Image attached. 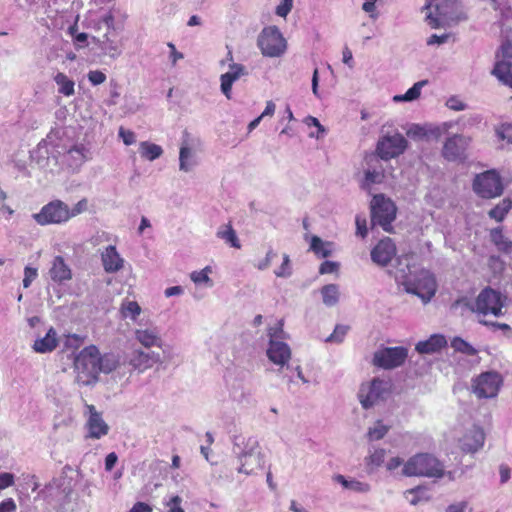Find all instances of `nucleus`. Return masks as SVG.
Masks as SVG:
<instances>
[{"label": "nucleus", "instance_id": "nucleus-1", "mask_svg": "<svg viewBox=\"0 0 512 512\" xmlns=\"http://www.w3.org/2000/svg\"><path fill=\"white\" fill-rule=\"evenodd\" d=\"M395 279L404 287L407 293L417 295L424 303H427L435 295L437 283L435 277L428 270L416 271L415 267L406 265V268H397Z\"/></svg>", "mask_w": 512, "mask_h": 512}, {"label": "nucleus", "instance_id": "nucleus-2", "mask_svg": "<svg viewBox=\"0 0 512 512\" xmlns=\"http://www.w3.org/2000/svg\"><path fill=\"white\" fill-rule=\"evenodd\" d=\"M233 453L240 462L239 473L251 475L257 469L264 467V454L256 438L236 436L233 444Z\"/></svg>", "mask_w": 512, "mask_h": 512}, {"label": "nucleus", "instance_id": "nucleus-3", "mask_svg": "<svg viewBox=\"0 0 512 512\" xmlns=\"http://www.w3.org/2000/svg\"><path fill=\"white\" fill-rule=\"evenodd\" d=\"M402 475L406 477L442 478L447 476L450 481L455 479L454 473L445 472L443 464L429 453H419L410 457L402 468Z\"/></svg>", "mask_w": 512, "mask_h": 512}, {"label": "nucleus", "instance_id": "nucleus-4", "mask_svg": "<svg viewBox=\"0 0 512 512\" xmlns=\"http://www.w3.org/2000/svg\"><path fill=\"white\" fill-rule=\"evenodd\" d=\"M269 338L266 355L270 362L276 365L279 370L288 365L292 352L290 346L284 342L285 332L283 323L278 322L274 326H270L267 331Z\"/></svg>", "mask_w": 512, "mask_h": 512}, {"label": "nucleus", "instance_id": "nucleus-5", "mask_svg": "<svg viewBox=\"0 0 512 512\" xmlns=\"http://www.w3.org/2000/svg\"><path fill=\"white\" fill-rule=\"evenodd\" d=\"M74 365L78 383L90 385L96 382L100 373L98 348L91 345L82 349L75 358Z\"/></svg>", "mask_w": 512, "mask_h": 512}, {"label": "nucleus", "instance_id": "nucleus-6", "mask_svg": "<svg viewBox=\"0 0 512 512\" xmlns=\"http://www.w3.org/2000/svg\"><path fill=\"white\" fill-rule=\"evenodd\" d=\"M505 297L492 288L483 289L473 302H468L467 307L478 317L493 315L500 317L503 315Z\"/></svg>", "mask_w": 512, "mask_h": 512}, {"label": "nucleus", "instance_id": "nucleus-7", "mask_svg": "<svg viewBox=\"0 0 512 512\" xmlns=\"http://www.w3.org/2000/svg\"><path fill=\"white\" fill-rule=\"evenodd\" d=\"M257 45L265 57H280L287 50V41L277 26H267L258 35Z\"/></svg>", "mask_w": 512, "mask_h": 512}, {"label": "nucleus", "instance_id": "nucleus-8", "mask_svg": "<svg viewBox=\"0 0 512 512\" xmlns=\"http://www.w3.org/2000/svg\"><path fill=\"white\" fill-rule=\"evenodd\" d=\"M396 216L395 204L384 195H375L371 201V222L390 232L391 223Z\"/></svg>", "mask_w": 512, "mask_h": 512}, {"label": "nucleus", "instance_id": "nucleus-9", "mask_svg": "<svg viewBox=\"0 0 512 512\" xmlns=\"http://www.w3.org/2000/svg\"><path fill=\"white\" fill-rule=\"evenodd\" d=\"M426 11V21L431 28L444 26L452 19L455 9L453 0H427L423 8Z\"/></svg>", "mask_w": 512, "mask_h": 512}, {"label": "nucleus", "instance_id": "nucleus-10", "mask_svg": "<svg viewBox=\"0 0 512 512\" xmlns=\"http://www.w3.org/2000/svg\"><path fill=\"white\" fill-rule=\"evenodd\" d=\"M503 184L500 175L489 170L476 175L473 181V190L481 198L492 199L503 193Z\"/></svg>", "mask_w": 512, "mask_h": 512}, {"label": "nucleus", "instance_id": "nucleus-11", "mask_svg": "<svg viewBox=\"0 0 512 512\" xmlns=\"http://www.w3.org/2000/svg\"><path fill=\"white\" fill-rule=\"evenodd\" d=\"M32 218L41 226L60 225L69 221L68 205L61 200H53L45 204Z\"/></svg>", "mask_w": 512, "mask_h": 512}, {"label": "nucleus", "instance_id": "nucleus-12", "mask_svg": "<svg viewBox=\"0 0 512 512\" xmlns=\"http://www.w3.org/2000/svg\"><path fill=\"white\" fill-rule=\"evenodd\" d=\"M502 382L498 372L486 371L473 380L472 389L478 398H494L498 395Z\"/></svg>", "mask_w": 512, "mask_h": 512}, {"label": "nucleus", "instance_id": "nucleus-13", "mask_svg": "<svg viewBox=\"0 0 512 512\" xmlns=\"http://www.w3.org/2000/svg\"><path fill=\"white\" fill-rule=\"evenodd\" d=\"M389 382L381 379H373L368 384H363L359 390V401L364 409H369L383 400L389 393Z\"/></svg>", "mask_w": 512, "mask_h": 512}, {"label": "nucleus", "instance_id": "nucleus-14", "mask_svg": "<svg viewBox=\"0 0 512 512\" xmlns=\"http://www.w3.org/2000/svg\"><path fill=\"white\" fill-rule=\"evenodd\" d=\"M471 138L464 134H453L446 138L442 147V156L450 162L462 161L467 157Z\"/></svg>", "mask_w": 512, "mask_h": 512}, {"label": "nucleus", "instance_id": "nucleus-15", "mask_svg": "<svg viewBox=\"0 0 512 512\" xmlns=\"http://www.w3.org/2000/svg\"><path fill=\"white\" fill-rule=\"evenodd\" d=\"M406 147L407 141L402 134L385 135L378 140L375 155L387 161L402 154Z\"/></svg>", "mask_w": 512, "mask_h": 512}, {"label": "nucleus", "instance_id": "nucleus-16", "mask_svg": "<svg viewBox=\"0 0 512 512\" xmlns=\"http://www.w3.org/2000/svg\"><path fill=\"white\" fill-rule=\"evenodd\" d=\"M408 356L404 347H384L377 350L373 356V364L383 369H393L401 366Z\"/></svg>", "mask_w": 512, "mask_h": 512}, {"label": "nucleus", "instance_id": "nucleus-17", "mask_svg": "<svg viewBox=\"0 0 512 512\" xmlns=\"http://www.w3.org/2000/svg\"><path fill=\"white\" fill-rule=\"evenodd\" d=\"M226 61L229 62L228 71L220 76V89L227 99H231L233 84L241 77L248 75V71L244 65L233 61L231 51H228L226 59L222 60L221 64L223 65Z\"/></svg>", "mask_w": 512, "mask_h": 512}, {"label": "nucleus", "instance_id": "nucleus-18", "mask_svg": "<svg viewBox=\"0 0 512 512\" xmlns=\"http://www.w3.org/2000/svg\"><path fill=\"white\" fill-rule=\"evenodd\" d=\"M199 139L191 137L188 133L183 135L179 151V169L190 172L198 165L197 148Z\"/></svg>", "mask_w": 512, "mask_h": 512}, {"label": "nucleus", "instance_id": "nucleus-19", "mask_svg": "<svg viewBox=\"0 0 512 512\" xmlns=\"http://www.w3.org/2000/svg\"><path fill=\"white\" fill-rule=\"evenodd\" d=\"M61 162L72 170L79 169L89 158L90 151L84 144H74L69 148L57 151Z\"/></svg>", "mask_w": 512, "mask_h": 512}, {"label": "nucleus", "instance_id": "nucleus-20", "mask_svg": "<svg viewBox=\"0 0 512 512\" xmlns=\"http://www.w3.org/2000/svg\"><path fill=\"white\" fill-rule=\"evenodd\" d=\"M135 340L143 347L150 349L152 347L163 348V338L160 328L156 325H142L138 323V327L134 331Z\"/></svg>", "mask_w": 512, "mask_h": 512}, {"label": "nucleus", "instance_id": "nucleus-21", "mask_svg": "<svg viewBox=\"0 0 512 512\" xmlns=\"http://www.w3.org/2000/svg\"><path fill=\"white\" fill-rule=\"evenodd\" d=\"M366 168L364 171L363 187L369 189L373 184H380L384 180L383 160L375 154L367 155L365 158Z\"/></svg>", "mask_w": 512, "mask_h": 512}, {"label": "nucleus", "instance_id": "nucleus-22", "mask_svg": "<svg viewBox=\"0 0 512 512\" xmlns=\"http://www.w3.org/2000/svg\"><path fill=\"white\" fill-rule=\"evenodd\" d=\"M87 410V421L86 429L88 431V437L92 439H100L107 435L109 432V426L104 421L101 413H99L93 405H86Z\"/></svg>", "mask_w": 512, "mask_h": 512}, {"label": "nucleus", "instance_id": "nucleus-23", "mask_svg": "<svg viewBox=\"0 0 512 512\" xmlns=\"http://www.w3.org/2000/svg\"><path fill=\"white\" fill-rule=\"evenodd\" d=\"M485 442V433L483 429L477 425L471 426L466 430L459 440L461 449L466 453H475L479 451Z\"/></svg>", "mask_w": 512, "mask_h": 512}, {"label": "nucleus", "instance_id": "nucleus-24", "mask_svg": "<svg viewBox=\"0 0 512 512\" xmlns=\"http://www.w3.org/2000/svg\"><path fill=\"white\" fill-rule=\"evenodd\" d=\"M396 255V246L390 238H384L371 251L372 261L379 266H386Z\"/></svg>", "mask_w": 512, "mask_h": 512}, {"label": "nucleus", "instance_id": "nucleus-25", "mask_svg": "<svg viewBox=\"0 0 512 512\" xmlns=\"http://www.w3.org/2000/svg\"><path fill=\"white\" fill-rule=\"evenodd\" d=\"M129 363L134 369L143 372L151 368L154 364L161 363V356L154 351L137 349L131 354Z\"/></svg>", "mask_w": 512, "mask_h": 512}, {"label": "nucleus", "instance_id": "nucleus-26", "mask_svg": "<svg viewBox=\"0 0 512 512\" xmlns=\"http://www.w3.org/2000/svg\"><path fill=\"white\" fill-rule=\"evenodd\" d=\"M88 25L96 31L101 30L103 26L108 30H113L115 25L113 9L89 11Z\"/></svg>", "mask_w": 512, "mask_h": 512}, {"label": "nucleus", "instance_id": "nucleus-27", "mask_svg": "<svg viewBox=\"0 0 512 512\" xmlns=\"http://www.w3.org/2000/svg\"><path fill=\"white\" fill-rule=\"evenodd\" d=\"M101 261L107 273H116L124 267V259L114 245L107 246L101 252Z\"/></svg>", "mask_w": 512, "mask_h": 512}, {"label": "nucleus", "instance_id": "nucleus-28", "mask_svg": "<svg viewBox=\"0 0 512 512\" xmlns=\"http://www.w3.org/2000/svg\"><path fill=\"white\" fill-rule=\"evenodd\" d=\"M49 277L53 282L62 283L70 280L72 277L71 269L65 263L63 257L56 256L52 260L51 267L49 269Z\"/></svg>", "mask_w": 512, "mask_h": 512}, {"label": "nucleus", "instance_id": "nucleus-29", "mask_svg": "<svg viewBox=\"0 0 512 512\" xmlns=\"http://www.w3.org/2000/svg\"><path fill=\"white\" fill-rule=\"evenodd\" d=\"M57 346V332L51 327L44 337L38 338L34 341L32 348L36 353L44 354L52 352Z\"/></svg>", "mask_w": 512, "mask_h": 512}, {"label": "nucleus", "instance_id": "nucleus-30", "mask_svg": "<svg viewBox=\"0 0 512 512\" xmlns=\"http://www.w3.org/2000/svg\"><path fill=\"white\" fill-rule=\"evenodd\" d=\"M447 341L443 335L434 334L429 339L420 341L416 344V351L420 354H432L445 347Z\"/></svg>", "mask_w": 512, "mask_h": 512}, {"label": "nucleus", "instance_id": "nucleus-31", "mask_svg": "<svg viewBox=\"0 0 512 512\" xmlns=\"http://www.w3.org/2000/svg\"><path fill=\"white\" fill-rule=\"evenodd\" d=\"M333 481L340 484L345 490L355 493H368L371 490V486L367 482L359 481L354 478H346L341 474L333 476Z\"/></svg>", "mask_w": 512, "mask_h": 512}, {"label": "nucleus", "instance_id": "nucleus-32", "mask_svg": "<svg viewBox=\"0 0 512 512\" xmlns=\"http://www.w3.org/2000/svg\"><path fill=\"white\" fill-rule=\"evenodd\" d=\"M403 496L409 502V504L413 506L423 502H428L431 499L428 488L421 485L407 489L404 491Z\"/></svg>", "mask_w": 512, "mask_h": 512}, {"label": "nucleus", "instance_id": "nucleus-33", "mask_svg": "<svg viewBox=\"0 0 512 512\" xmlns=\"http://www.w3.org/2000/svg\"><path fill=\"white\" fill-rule=\"evenodd\" d=\"M57 85V91L65 97H71L75 94V82L63 72H57L53 76Z\"/></svg>", "mask_w": 512, "mask_h": 512}, {"label": "nucleus", "instance_id": "nucleus-34", "mask_svg": "<svg viewBox=\"0 0 512 512\" xmlns=\"http://www.w3.org/2000/svg\"><path fill=\"white\" fill-rule=\"evenodd\" d=\"M493 74L500 82L512 88V62L498 60L493 69Z\"/></svg>", "mask_w": 512, "mask_h": 512}, {"label": "nucleus", "instance_id": "nucleus-35", "mask_svg": "<svg viewBox=\"0 0 512 512\" xmlns=\"http://www.w3.org/2000/svg\"><path fill=\"white\" fill-rule=\"evenodd\" d=\"M322 302L327 307H333L340 300V288L337 284L324 285L321 290Z\"/></svg>", "mask_w": 512, "mask_h": 512}, {"label": "nucleus", "instance_id": "nucleus-36", "mask_svg": "<svg viewBox=\"0 0 512 512\" xmlns=\"http://www.w3.org/2000/svg\"><path fill=\"white\" fill-rule=\"evenodd\" d=\"M310 250H312L318 257L326 258L332 254L333 244L331 242L323 241L318 236H311Z\"/></svg>", "mask_w": 512, "mask_h": 512}, {"label": "nucleus", "instance_id": "nucleus-37", "mask_svg": "<svg viewBox=\"0 0 512 512\" xmlns=\"http://www.w3.org/2000/svg\"><path fill=\"white\" fill-rule=\"evenodd\" d=\"M142 309L136 301L125 299L122 301L120 306V313L123 318L130 319L133 322H137Z\"/></svg>", "mask_w": 512, "mask_h": 512}, {"label": "nucleus", "instance_id": "nucleus-38", "mask_svg": "<svg viewBox=\"0 0 512 512\" xmlns=\"http://www.w3.org/2000/svg\"><path fill=\"white\" fill-rule=\"evenodd\" d=\"M139 153L142 158L154 161L163 154V149L157 144L149 141H143L139 144Z\"/></svg>", "mask_w": 512, "mask_h": 512}, {"label": "nucleus", "instance_id": "nucleus-39", "mask_svg": "<svg viewBox=\"0 0 512 512\" xmlns=\"http://www.w3.org/2000/svg\"><path fill=\"white\" fill-rule=\"evenodd\" d=\"M428 84L427 80H421L416 82L411 88H409L405 94L395 95L393 97L394 102H411L418 99L421 95V90Z\"/></svg>", "mask_w": 512, "mask_h": 512}, {"label": "nucleus", "instance_id": "nucleus-40", "mask_svg": "<svg viewBox=\"0 0 512 512\" xmlns=\"http://www.w3.org/2000/svg\"><path fill=\"white\" fill-rule=\"evenodd\" d=\"M50 142L42 141L37 145V148L31 152V159L36 161L40 168L45 169L48 165L49 158H46L45 155L49 153Z\"/></svg>", "mask_w": 512, "mask_h": 512}, {"label": "nucleus", "instance_id": "nucleus-41", "mask_svg": "<svg viewBox=\"0 0 512 512\" xmlns=\"http://www.w3.org/2000/svg\"><path fill=\"white\" fill-rule=\"evenodd\" d=\"M216 235L218 238L224 240L225 243L229 244L234 248L239 249L241 247L236 232L230 224L221 226L218 229Z\"/></svg>", "mask_w": 512, "mask_h": 512}, {"label": "nucleus", "instance_id": "nucleus-42", "mask_svg": "<svg viewBox=\"0 0 512 512\" xmlns=\"http://www.w3.org/2000/svg\"><path fill=\"white\" fill-rule=\"evenodd\" d=\"M389 430V425L384 424L382 420H377L373 426L368 428L367 438L369 441L381 440Z\"/></svg>", "mask_w": 512, "mask_h": 512}, {"label": "nucleus", "instance_id": "nucleus-43", "mask_svg": "<svg viewBox=\"0 0 512 512\" xmlns=\"http://www.w3.org/2000/svg\"><path fill=\"white\" fill-rule=\"evenodd\" d=\"M212 272V269L210 266H206L200 271H193L190 274V279L196 284V285H204L206 287H212L213 281L209 277L210 273Z\"/></svg>", "mask_w": 512, "mask_h": 512}, {"label": "nucleus", "instance_id": "nucleus-44", "mask_svg": "<svg viewBox=\"0 0 512 512\" xmlns=\"http://www.w3.org/2000/svg\"><path fill=\"white\" fill-rule=\"evenodd\" d=\"M512 209V200L503 199L498 205L489 211V216L501 222L506 214Z\"/></svg>", "mask_w": 512, "mask_h": 512}, {"label": "nucleus", "instance_id": "nucleus-45", "mask_svg": "<svg viewBox=\"0 0 512 512\" xmlns=\"http://www.w3.org/2000/svg\"><path fill=\"white\" fill-rule=\"evenodd\" d=\"M386 457V450L383 448H372L369 450V454L366 457V464L372 468L380 467Z\"/></svg>", "mask_w": 512, "mask_h": 512}, {"label": "nucleus", "instance_id": "nucleus-46", "mask_svg": "<svg viewBox=\"0 0 512 512\" xmlns=\"http://www.w3.org/2000/svg\"><path fill=\"white\" fill-rule=\"evenodd\" d=\"M451 347L460 353H463L468 356H474L477 354V349L474 348L471 344L466 342L464 339L460 337H455L451 341Z\"/></svg>", "mask_w": 512, "mask_h": 512}, {"label": "nucleus", "instance_id": "nucleus-47", "mask_svg": "<svg viewBox=\"0 0 512 512\" xmlns=\"http://www.w3.org/2000/svg\"><path fill=\"white\" fill-rule=\"evenodd\" d=\"M491 236L499 250L505 253H512V241L507 239L500 230H494Z\"/></svg>", "mask_w": 512, "mask_h": 512}, {"label": "nucleus", "instance_id": "nucleus-48", "mask_svg": "<svg viewBox=\"0 0 512 512\" xmlns=\"http://www.w3.org/2000/svg\"><path fill=\"white\" fill-rule=\"evenodd\" d=\"M99 368L100 372L103 373H110L113 371L117 366V361L113 355L106 354L104 356H101L99 354Z\"/></svg>", "mask_w": 512, "mask_h": 512}, {"label": "nucleus", "instance_id": "nucleus-49", "mask_svg": "<svg viewBox=\"0 0 512 512\" xmlns=\"http://www.w3.org/2000/svg\"><path fill=\"white\" fill-rule=\"evenodd\" d=\"M454 126V122L452 121H448V122H443L442 124L438 125V126H433V127H427V130H428V137L429 136H433L435 137L436 139H438L439 137H441L442 135L444 134H447L448 131Z\"/></svg>", "mask_w": 512, "mask_h": 512}, {"label": "nucleus", "instance_id": "nucleus-50", "mask_svg": "<svg viewBox=\"0 0 512 512\" xmlns=\"http://www.w3.org/2000/svg\"><path fill=\"white\" fill-rule=\"evenodd\" d=\"M100 47L111 57H117L120 54L118 47L109 39L108 33L104 34L103 40L100 41Z\"/></svg>", "mask_w": 512, "mask_h": 512}, {"label": "nucleus", "instance_id": "nucleus-51", "mask_svg": "<svg viewBox=\"0 0 512 512\" xmlns=\"http://www.w3.org/2000/svg\"><path fill=\"white\" fill-rule=\"evenodd\" d=\"M274 274L280 278H288L292 274L290 258L287 254L283 255V262L281 266L274 271Z\"/></svg>", "mask_w": 512, "mask_h": 512}, {"label": "nucleus", "instance_id": "nucleus-52", "mask_svg": "<svg viewBox=\"0 0 512 512\" xmlns=\"http://www.w3.org/2000/svg\"><path fill=\"white\" fill-rule=\"evenodd\" d=\"M407 136L414 139H422L428 137V130L426 126L413 124L407 130Z\"/></svg>", "mask_w": 512, "mask_h": 512}, {"label": "nucleus", "instance_id": "nucleus-53", "mask_svg": "<svg viewBox=\"0 0 512 512\" xmlns=\"http://www.w3.org/2000/svg\"><path fill=\"white\" fill-rule=\"evenodd\" d=\"M304 123L307 125V126H314L318 129V132L315 134L313 132H311L309 134L310 137H316V138H320L322 137L326 130L325 128L323 127V125H321V123L319 122V120L313 116H307L305 119H304Z\"/></svg>", "mask_w": 512, "mask_h": 512}, {"label": "nucleus", "instance_id": "nucleus-54", "mask_svg": "<svg viewBox=\"0 0 512 512\" xmlns=\"http://www.w3.org/2000/svg\"><path fill=\"white\" fill-rule=\"evenodd\" d=\"M348 327L344 325H337L333 333L326 339L327 342L341 343L347 334Z\"/></svg>", "mask_w": 512, "mask_h": 512}, {"label": "nucleus", "instance_id": "nucleus-55", "mask_svg": "<svg viewBox=\"0 0 512 512\" xmlns=\"http://www.w3.org/2000/svg\"><path fill=\"white\" fill-rule=\"evenodd\" d=\"M87 207L88 201L85 198L78 201L72 208L68 206L69 220L85 212L87 210Z\"/></svg>", "mask_w": 512, "mask_h": 512}, {"label": "nucleus", "instance_id": "nucleus-56", "mask_svg": "<svg viewBox=\"0 0 512 512\" xmlns=\"http://www.w3.org/2000/svg\"><path fill=\"white\" fill-rule=\"evenodd\" d=\"M118 136L127 146L132 145L136 142V134L133 131L125 129L123 127L119 128Z\"/></svg>", "mask_w": 512, "mask_h": 512}, {"label": "nucleus", "instance_id": "nucleus-57", "mask_svg": "<svg viewBox=\"0 0 512 512\" xmlns=\"http://www.w3.org/2000/svg\"><path fill=\"white\" fill-rule=\"evenodd\" d=\"M293 7V0H281L276 7V14L280 17H286Z\"/></svg>", "mask_w": 512, "mask_h": 512}, {"label": "nucleus", "instance_id": "nucleus-58", "mask_svg": "<svg viewBox=\"0 0 512 512\" xmlns=\"http://www.w3.org/2000/svg\"><path fill=\"white\" fill-rule=\"evenodd\" d=\"M498 60L510 61L512 59V44L508 41L504 42L497 53Z\"/></svg>", "mask_w": 512, "mask_h": 512}, {"label": "nucleus", "instance_id": "nucleus-59", "mask_svg": "<svg viewBox=\"0 0 512 512\" xmlns=\"http://www.w3.org/2000/svg\"><path fill=\"white\" fill-rule=\"evenodd\" d=\"M182 499L179 496H172L167 502L166 506L168 508V512H184V509L181 506Z\"/></svg>", "mask_w": 512, "mask_h": 512}, {"label": "nucleus", "instance_id": "nucleus-60", "mask_svg": "<svg viewBox=\"0 0 512 512\" xmlns=\"http://www.w3.org/2000/svg\"><path fill=\"white\" fill-rule=\"evenodd\" d=\"M446 106L454 111H463L467 105L457 96H452L446 101Z\"/></svg>", "mask_w": 512, "mask_h": 512}, {"label": "nucleus", "instance_id": "nucleus-61", "mask_svg": "<svg viewBox=\"0 0 512 512\" xmlns=\"http://www.w3.org/2000/svg\"><path fill=\"white\" fill-rule=\"evenodd\" d=\"M87 77L89 82L94 86L100 85L106 81V75L99 70L89 71Z\"/></svg>", "mask_w": 512, "mask_h": 512}, {"label": "nucleus", "instance_id": "nucleus-62", "mask_svg": "<svg viewBox=\"0 0 512 512\" xmlns=\"http://www.w3.org/2000/svg\"><path fill=\"white\" fill-rule=\"evenodd\" d=\"M497 136L508 144H512V125H503L497 130Z\"/></svg>", "mask_w": 512, "mask_h": 512}, {"label": "nucleus", "instance_id": "nucleus-63", "mask_svg": "<svg viewBox=\"0 0 512 512\" xmlns=\"http://www.w3.org/2000/svg\"><path fill=\"white\" fill-rule=\"evenodd\" d=\"M277 256L276 252H274L272 249H270L265 258L260 260L257 264H255V267L259 270H266L270 265L272 260Z\"/></svg>", "mask_w": 512, "mask_h": 512}, {"label": "nucleus", "instance_id": "nucleus-64", "mask_svg": "<svg viewBox=\"0 0 512 512\" xmlns=\"http://www.w3.org/2000/svg\"><path fill=\"white\" fill-rule=\"evenodd\" d=\"M339 264L333 261H324L319 268L320 274H331L338 270Z\"/></svg>", "mask_w": 512, "mask_h": 512}]
</instances>
